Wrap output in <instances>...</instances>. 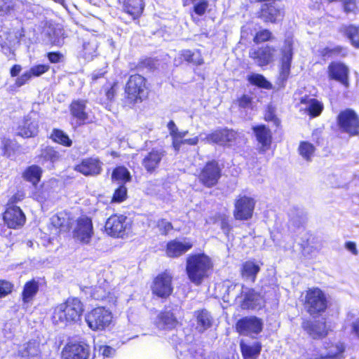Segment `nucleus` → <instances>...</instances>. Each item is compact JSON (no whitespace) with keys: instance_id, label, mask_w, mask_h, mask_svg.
Listing matches in <instances>:
<instances>
[{"instance_id":"obj_8","label":"nucleus","mask_w":359,"mask_h":359,"mask_svg":"<svg viewBox=\"0 0 359 359\" xmlns=\"http://www.w3.org/2000/svg\"><path fill=\"white\" fill-rule=\"evenodd\" d=\"M130 228V222L126 216L123 215H113L106 221L104 225L105 232L114 238H123Z\"/></svg>"},{"instance_id":"obj_5","label":"nucleus","mask_w":359,"mask_h":359,"mask_svg":"<svg viewBox=\"0 0 359 359\" xmlns=\"http://www.w3.org/2000/svg\"><path fill=\"white\" fill-rule=\"evenodd\" d=\"M304 308L311 316L320 314L327 307V300L325 293L319 288H309L304 297Z\"/></svg>"},{"instance_id":"obj_34","label":"nucleus","mask_w":359,"mask_h":359,"mask_svg":"<svg viewBox=\"0 0 359 359\" xmlns=\"http://www.w3.org/2000/svg\"><path fill=\"white\" fill-rule=\"evenodd\" d=\"M51 224L60 231H67L72 225V219L69 214L66 212H60L53 215L51 219Z\"/></svg>"},{"instance_id":"obj_25","label":"nucleus","mask_w":359,"mask_h":359,"mask_svg":"<svg viewBox=\"0 0 359 359\" xmlns=\"http://www.w3.org/2000/svg\"><path fill=\"white\" fill-rule=\"evenodd\" d=\"M300 104L304 106L301 107L300 110L304 111L312 118L320 116L324 109L323 104L320 101L307 96L301 98Z\"/></svg>"},{"instance_id":"obj_40","label":"nucleus","mask_w":359,"mask_h":359,"mask_svg":"<svg viewBox=\"0 0 359 359\" xmlns=\"http://www.w3.org/2000/svg\"><path fill=\"white\" fill-rule=\"evenodd\" d=\"M39 290V285L35 280L27 282L23 289L22 300L25 303L29 302L35 296Z\"/></svg>"},{"instance_id":"obj_18","label":"nucleus","mask_w":359,"mask_h":359,"mask_svg":"<svg viewBox=\"0 0 359 359\" xmlns=\"http://www.w3.org/2000/svg\"><path fill=\"white\" fill-rule=\"evenodd\" d=\"M4 220L8 228L18 229L25 223L26 217L22 210L17 206H9L4 214Z\"/></svg>"},{"instance_id":"obj_61","label":"nucleus","mask_w":359,"mask_h":359,"mask_svg":"<svg viewBox=\"0 0 359 359\" xmlns=\"http://www.w3.org/2000/svg\"><path fill=\"white\" fill-rule=\"evenodd\" d=\"M351 333L359 339V318L355 319L351 324Z\"/></svg>"},{"instance_id":"obj_63","label":"nucleus","mask_w":359,"mask_h":359,"mask_svg":"<svg viewBox=\"0 0 359 359\" xmlns=\"http://www.w3.org/2000/svg\"><path fill=\"white\" fill-rule=\"evenodd\" d=\"M172 144L175 151H178L182 145L184 144L183 140L177 135L172 137Z\"/></svg>"},{"instance_id":"obj_36","label":"nucleus","mask_w":359,"mask_h":359,"mask_svg":"<svg viewBox=\"0 0 359 359\" xmlns=\"http://www.w3.org/2000/svg\"><path fill=\"white\" fill-rule=\"evenodd\" d=\"M281 16V12L272 4L262 6L259 17L265 22H274Z\"/></svg>"},{"instance_id":"obj_39","label":"nucleus","mask_w":359,"mask_h":359,"mask_svg":"<svg viewBox=\"0 0 359 359\" xmlns=\"http://www.w3.org/2000/svg\"><path fill=\"white\" fill-rule=\"evenodd\" d=\"M41 172L42 170L40 167L31 165L24 172L23 177L32 184L36 185L40 181Z\"/></svg>"},{"instance_id":"obj_22","label":"nucleus","mask_w":359,"mask_h":359,"mask_svg":"<svg viewBox=\"0 0 359 359\" xmlns=\"http://www.w3.org/2000/svg\"><path fill=\"white\" fill-rule=\"evenodd\" d=\"M236 133L232 130H216L207 136L208 142L223 146H230L236 140Z\"/></svg>"},{"instance_id":"obj_41","label":"nucleus","mask_w":359,"mask_h":359,"mask_svg":"<svg viewBox=\"0 0 359 359\" xmlns=\"http://www.w3.org/2000/svg\"><path fill=\"white\" fill-rule=\"evenodd\" d=\"M39 158L42 163L50 161L54 163L59 160L60 154L51 147H46L41 149Z\"/></svg>"},{"instance_id":"obj_52","label":"nucleus","mask_w":359,"mask_h":359,"mask_svg":"<svg viewBox=\"0 0 359 359\" xmlns=\"http://www.w3.org/2000/svg\"><path fill=\"white\" fill-rule=\"evenodd\" d=\"M50 69V65L48 64H39L32 66L29 71L32 76L38 77L45 74Z\"/></svg>"},{"instance_id":"obj_35","label":"nucleus","mask_w":359,"mask_h":359,"mask_svg":"<svg viewBox=\"0 0 359 359\" xmlns=\"http://www.w3.org/2000/svg\"><path fill=\"white\" fill-rule=\"evenodd\" d=\"M97 42L95 37L92 36L88 41H84L79 50V55L86 60H91L96 55Z\"/></svg>"},{"instance_id":"obj_56","label":"nucleus","mask_w":359,"mask_h":359,"mask_svg":"<svg viewBox=\"0 0 359 359\" xmlns=\"http://www.w3.org/2000/svg\"><path fill=\"white\" fill-rule=\"evenodd\" d=\"M208 2L206 0H201L195 4L194 6V12L198 15H203L208 8Z\"/></svg>"},{"instance_id":"obj_38","label":"nucleus","mask_w":359,"mask_h":359,"mask_svg":"<svg viewBox=\"0 0 359 359\" xmlns=\"http://www.w3.org/2000/svg\"><path fill=\"white\" fill-rule=\"evenodd\" d=\"M327 350V353L323 355L321 354V357L324 359H340L341 355L344 351V345L341 342H338L336 344L330 345L329 347H325Z\"/></svg>"},{"instance_id":"obj_21","label":"nucleus","mask_w":359,"mask_h":359,"mask_svg":"<svg viewBox=\"0 0 359 359\" xmlns=\"http://www.w3.org/2000/svg\"><path fill=\"white\" fill-rule=\"evenodd\" d=\"M252 130L258 142L259 151L264 153L269 150L272 140L271 130L264 125L254 126Z\"/></svg>"},{"instance_id":"obj_29","label":"nucleus","mask_w":359,"mask_h":359,"mask_svg":"<svg viewBox=\"0 0 359 359\" xmlns=\"http://www.w3.org/2000/svg\"><path fill=\"white\" fill-rule=\"evenodd\" d=\"M155 324L160 330H171L175 327L177 320L171 311H165L157 316Z\"/></svg>"},{"instance_id":"obj_3","label":"nucleus","mask_w":359,"mask_h":359,"mask_svg":"<svg viewBox=\"0 0 359 359\" xmlns=\"http://www.w3.org/2000/svg\"><path fill=\"white\" fill-rule=\"evenodd\" d=\"M227 295L234 299L236 304L243 309H255L261 305L262 297L253 289L236 283L227 288Z\"/></svg>"},{"instance_id":"obj_9","label":"nucleus","mask_w":359,"mask_h":359,"mask_svg":"<svg viewBox=\"0 0 359 359\" xmlns=\"http://www.w3.org/2000/svg\"><path fill=\"white\" fill-rule=\"evenodd\" d=\"M222 168L216 161L208 162L201 169L199 182L206 187L210 188L216 185L221 177Z\"/></svg>"},{"instance_id":"obj_7","label":"nucleus","mask_w":359,"mask_h":359,"mask_svg":"<svg viewBox=\"0 0 359 359\" xmlns=\"http://www.w3.org/2000/svg\"><path fill=\"white\" fill-rule=\"evenodd\" d=\"M91 353L89 344L83 341H69L62 348V359H88Z\"/></svg>"},{"instance_id":"obj_33","label":"nucleus","mask_w":359,"mask_h":359,"mask_svg":"<svg viewBox=\"0 0 359 359\" xmlns=\"http://www.w3.org/2000/svg\"><path fill=\"white\" fill-rule=\"evenodd\" d=\"M339 31L350 41L351 45L359 48V26L342 25Z\"/></svg>"},{"instance_id":"obj_44","label":"nucleus","mask_w":359,"mask_h":359,"mask_svg":"<svg viewBox=\"0 0 359 359\" xmlns=\"http://www.w3.org/2000/svg\"><path fill=\"white\" fill-rule=\"evenodd\" d=\"M248 81L255 86L264 89H271L272 88L271 83L266 80V79L259 74H252L248 76Z\"/></svg>"},{"instance_id":"obj_10","label":"nucleus","mask_w":359,"mask_h":359,"mask_svg":"<svg viewBox=\"0 0 359 359\" xmlns=\"http://www.w3.org/2000/svg\"><path fill=\"white\" fill-rule=\"evenodd\" d=\"M255 205L253 198L238 196L234 203L233 217L237 220H248L252 217Z\"/></svg>"},{"instance_id":"obj_6","label":"nucleus","mask_w":359,"mask_h":359,"mask_svg":"<svg viewBox=\"0 0 359 359\" xmlns=\"http://www.w3.org/2000/svg\"><path fill=\"white\" fill-rule=\"evenodd\" d=\"M88 327L94 331L104 330L112 321L111 312L103 306L93 309L86 316Z\"/></svg>"},{"instance_id":"obj_37","label":"nucleus","mask_w":359,"mask_h":359,"mask_svg":"<svg viewBox=\"0 0 359 359\" xmlns=\"http://www.w3.org/2000/svg\"><path fill=\"white\" fill-rule=\"evenodd\" d=\"M259 266L252 262H246L242 268V276L243 278L254 282L256 276L259 271Z\"/></svg>"},{"instance_id":"obj_48","label":"nucleus","mask_w":359,"mask_h":359,"mask_svg":"<svg viewBox=\"0 0 359 359\" xmlns=\"http://www.w3.org/2000/svg\"><path fill=\"white\" fill-rule=\"evenodd\" d=\"M298 150L303 158L306 161H310L314 154L315 147L312 144L308 142H302L299 146Z\"/></svg>"},{"instance_id":"obj_11","label":"nucleus","mask_w":359,"mask_h":359,"mask_svg":"<svg viewBox=\"0 0 359 359\" xmlns=\"http://www.w3.org/2000/svg\"><path fill=\"white\" fill-rule=\"evenodd\" d=\"M263 323L255 316H248L239 319L236 324V330L241 335L253 336L262 330Z\"/></svg>"},{"instance_id":"obj_20","label":"nucleus","mask_w":359,"mask_h":359,"mask_svg":"<svg viewBox=\"0 0 359 359\" xmlns=\"http://www.w3.org/2000/svg\"><path fill=\"white\" fill-rule=\"evenodd\" d=\"M275 52L276 49L273 47L266 46L250 50L249 55L257 65L263 67L273 60Z\"/></svg>"},{"instance_id":"obj_50","label":"nucleus","mask_w":359,"mask_h":359,"mask_svg":"<svg viewBox=\"0 0 359 359\" xmlns=\"http://www.w3.org/2000/svg\"><path fill=\"white\" fill-rule=\"evenodd\" d=\"M13 151L12 141L5 137H0V154L9 157Z\"/></svg>"},{"instance_id":"obj_42","label":"nucleus","mask_w":359,"mask_h":359,"mask_svg":"<svg viewBox=\"0 0 359 359\" xmlns=\"http://www.w3.org/2000/svg\"><path fill=\"white\" fill-rule=\"evenodd\" d=\"M181 55L188 62L193 63L194 65H200L203 63V60L201 53L196 50L191 51L190 50H183L181 52Z\"/></svg>"},{"instance_id":"obj_2","label":"nucleus","mask_w":359,"mask_h":359,"mask_svg":"<svg viewBox=\"0 0 359 359\" xmlns=\"http://www.w3.org/2000/svg\"><path fill=\"white\" fill-rule=\"evenodd\" d=\"M212 267L211 259L205 254L189 255L187 259L186 271L190 281L196 285H200L208 276Z\"/></svg>"},{"instance_id":"obj_23","label":"nucleus","mask_w":359,"mask_h":359,"mask_svg":"<svg viewBox=\"0 0 359 359\" xmlns=\"http://www.w3.org/2000/svg\"><path fill=\"white\" fill-rule=\"evenodd\" d=\"M196 318L195 329L199 333H203L213 325L214 318L208 310L203 309L194 312Z\"/></svg>"},{"instance_id":"obj_26","label":"nucleus","mask_w":359,"mask_h":359,"mask_svg":"<svg viewBox=\"0 0 359 359\" xmlns=\"http://www.w3.org/2000/svg\"><path fill=\"white\" fill-rule=\"evenodd\" d=\"M304 329L313 339H320L327 334L328 329L327 328L325 320H316L314 322L306 321L302 325Z\"/></svg>"},{"instance_id":"obj_60","label":"nucleus","mask_w":359,"mask_h":359,"mask_svg":"<svg viewBox=\"0 0 359 359\" xmlns=\"http://www.w3.org/2000/svg\"><path fill=\"white\" fill-rule=\"evenodd\" d=\"M238 105L241 108H248L251 105L252 98L246 95H243L238 100Z\"/></svg>"},{"instance_id":"obj_57","label":"nucleus","mask_w":359,"mask_h":359,"mask_svg":"<svg viewBox=\"0 0 359 359\" xmlns=\"http://www.w3.org/2000/svg\"><path fill=\"white\" fill-rule=\"evenodd\" d=\"M157 226L163 234H166L172 229V224L166 219H162L158 222Z\"/></svg>"},{"instance_id":"obj_14","label":"nucleus","mask_w":359,"mask_h":359,"mask_svg":"<svg viewBox=\"0 0 359 359\" xmlns=\"http://www.w3.org/2000/svg\"><path fill=\"white\" fill-rule=\"evenodd\" d=\"M172 276L164 272L158 275L154 281L152 292L159 297L165 298L170 295L172 292Z\"/></svg>"},{"instance_id":"obj_64","label":"nucleus","mask_w":359,"mask_h":359,"mask_svg":"<svg viewBox=\"0 0 359 359\" xmlns=\"http://www.w3.org/2000/svg\"><path fill=\"white\" fill-rule=\"evenodd\" d=\"M168 128L169 130L171 137L176 136L178 133V128L173 121H170L168 123Z\"/></svg>"},{"instance_id":"obj_24","label":"nucleus","mask_w":359,"mask_h":359,"mask_svg":"<svg viewBox=\"0 0 359 359\" xmlns=\"http://www.w3.org/2000/svg\"><path fill=\"white\" fill-rule=\"evenodd\" d=\"M102 162L97 158L83 159L76 170L84 175H97L102 171Z\"/></svg>"},{"instance_id":"obj_17","label":"nucleus","mask_w":359,"mask_h":359,"mask_svg":"<svg viewBox=\"0 0 359 359\" xmlns=\"http://www.w3.org/2000/svg\"><path fill=\"white\" fill-rule=\"evenodd\" d=\"M41 34L43 41L47 44L61 46L64 43L63 29L58 25L46 23Z\"/></svg>"},{"instance_id":"obj_51","label":"nucleus","mask_w":359,"mask_h":359,"mask_svg":"<svg viewBox=\"0 0 359 359\" xmlns=\"http://www.w3.org/2000/svg\"><path fill=\"white\" fill-rule=\"evenodd\" d=\"M16 6L15 0H0V15L11 13Z\"/></svg>"},{"instance_id":"obj_27","label":"nucleus","mask_w":359,"mask_h":359,"mask_svg":"<svg viewBox=\"0 0 359 359\" xmlns=\"http://www.w3.org/2000/svg\"><path fill=\"white\" fill-rule=\"evenodd\" d=\"M193 246V243L188 240L182 242L172 241L167 244L166 254L170 257H177L184 254Z\"/></svg>"},{"instance_id":"obj_43","label":"nucleus","mask_w":359,"mask_h":359,"mask_svg":"<svg viewBox=\"0 0 359 359\" xmlns=\"http://www.w3.org/2000/svg\"><path fill=\"white\" fill-rule=\"evenodd\" d=\"M50 138L53 142L65 147H70L72 144V141L69 139V136L64 131L59 129H54L53 130Z\"/></svg>"},{"instance_id":"obj_30","label":"nucleus","mask_w":359,"mask_h":359,"mask_svg":"<svg viewBox=\"0 0 359 359\" xmlns=\"http://www.w3.org/2000/svg\"><path fill=\"white\" fill-rule=\"evenodd\" d=\"M38 123L31 118L25 117L18 127V135L24 137H34L39 131Z\"/></svg>"},{"instance_id":"obj_53","label":"nucleus","mask_w":359,"mask_h":359,"mask_svg":"<svg viewBox=\"0 0 359 359\" xmlns=\"http://www.w3.org/2000/svg\"><path fill=\"white\" fill-rule=\"evenodd\" d=\"M126 196L127 189L125 186L121 185L115 190L111 201L114 203H121L126 198Z\"/></svg>"},{"instance_id":"obj_16","label":"nucleus","mask_w":359,"mask_h":359,"mask_svg":"<svg viewBox=\"0 0 359 359\" xmlns=\"http://www.w3.org/2000/svg\"><path fill=\"white\" fill-rule=\"evenodd\" d=\"M281 53L282 56L280 58V67L278 79L282 82H284L287 79L290 73L291 62L293 55L292 43L291 40H285Z\"/></svg>"},{"instance_id":"obj_58","label":"nucleus","mask_w":359,"mask_h":359,"mask_svg":"<svg viewBox=\"0 0 359 359\" xmlns=\"http://www.w3.org/2000/svg\"><path fill=\"white\" fill-rule=\"evenodd\" d=\"M32 75L29 71L24 72L21 76L18 77L15 81V85L18 87H21L25 85L29 80L32 79Z\"/></svg>"},{"instance_id":"obj_4","label":"nucleus","mask_w":359,"mask_h":359,"mask_svg":"<svg viewBox=\"0 0 359 359\" xmlns=\"http://www.w3.org/2000/svg\"><path fill=\"white\" fill-rule=\"evenodd\" d=\"M147 95L148 88L145 78L140 74L131 75L125 86V104L133 107L135 104L141 103Z\"/></svg>"},{"instance_id":"obj_28","label":"nucleus","mask_w":359,"mask_h":359,"mask_svg":"<svg viewBox=\"0 0 359 359\" xmlns=\"http://www.w3.org/2000/svg\"><path fill=\"white\" fill-rule=\"evenodd\" d=\"M86 104V102L84 100H74L70 105L71 114L76 118L79 125L84 124L88 120Z\"/></svg>"},{"instance_id":"obj_47","label":"nucleus","mask_w":359,"mask_h":359,"mask_svg":"<svg viewBox=\"0 0 359 359\" xmlns=\"http://www.w3.org/2000/svg\"><path fill=\"white\" fill-rule=\"evenodd\" d=\"M111 178L113 180L118 182H126L130 181V175L127 168L125 167H118L112 172Z\"/></svg>"},{"instance_id":"obj_32","label":"nucleus","mask_w":359,"mask_h":359,"mask_svg":"<svg viewBox=\"0 0 359 359\" xmlns=\"http://www.w3.org/2000/svg\"><path fill=\"white\" fill-rule=\"evenodd\" d=\"M240 346L244 359H255L259 355L262 348L258 341L246 343L241 341Z\"/></svg>"},{"instance_id":"obj_55","label":"nucleus","mask_w":359,"mask_h":359,"mask_svg":"<svg viewBox=\"0 0 359 359\" xmlns=\"http://www.w3.org/2000/svg\"><path fill=\"white\" fill-rule=\"evenodd\" d=\"M13 285L6 280H0V297H4L11 292Z\"/></svg>"},{"instance_id":"obj_54","label":"nucleus","mask_w":359,"mask_h":359,"mask_svg":"<svg viewBox=\"0 0 359 359\" xmlns=\"http://www.w3.org/2000/svg\"><path fill=\"white\" fill-rule=\"evenodd\" d=\"M271 36V33L267 29H263L258 32L255 38L254 41L256 43H262L268 41Z\"/></svg>"},{"instance_id":"obj_45","label":"nucleus","mask_w":359,"mask_h":359,"mask_svg":"<svg viewBox=\"0 0 359 359\" xmlns=\"http://www.w3.org/2000/svg\"><path fill=\"white\" fill-rule=\"evenodd\" d=\"M125 9L130 15L141 14L144 9L142 0H128L125 4Z\"/></svg>"},{"instance_id":"obj_15","label":"nucleus","mask_w":359,"mask_h":359,"mask_svg":"<svg viewBox=\"0 0 359 359\" xmlns=\"http://www.w3.org/2000/svg\"><path fill=\"white\" fill-rule=\"evenodd\" d=\"M327 73L330 79L339 82L346 88L349 87V69L344 63L331 62L327 67Z\"/></svg>"},{"instance_id":"obj_31","label":"nucleus","mask_w":359,"mask_h":359,"mask_svg":"<svg viewBox=\"0 0 359 359\" xmlns=\"http://www.w3.org/2000/svg\"><path fill=\"white\" fill-rule=\"evenodd\" d=\"M108 287L107 283L94 287L90 292L92 298L97 300H106L108 303L114 304L116 302V297L114 292L107 290Z\"/></svg>"},{"instance_id":"obj_62","label":"nucleus","mask_w":359,"mask_h":359,"mask_svg":"<svg viewBox=\"0 0 359 359\" xmlns=\"http://www.w3.org/2000/svg\"><path fill=\"white\" fill-rule=\"evenodd\" d=\"M343 6L345 12L353 11L355 8V0H344Z\"/></svg>"},{"instance_id":"obj_59","label":"nucleus","mask_w":359,"mask_h":359,"mask_svg":"<svg viewBox=\"0 0 359 359\" xmlns=\"http://www.w3.org/2000/svg\"><path fill=\"white\" fill-rule=\"evenodd\" d=\"M47 57L51 63H58L63 59V55L59 52H50Z\"/></svg>"},{"instance_id":"obj_13","label":"nucleus","mask_w":359,"mask_h":359,"mask_svg":"<svg viewBox=\"0 0 359 359\" xmlns=\"http://www.w3.org/2000/svg\"><path fill=\"white\" fill-rule=\"evenodd\" d=\"M92 220L88 217H81L77 220L74 230V238L83 244H88L93 236Z\"/></svg>"},{"instance_id":"obj_1","label":"nucleus","mask_w":359,"mask_h":359,"mask_svg":"<svg viewBox=\"0 0 359 359\" xmlns=\"http://www.w3.org/2000/svg\"><path fill=\"white\" fill-rule=\"evenodd\" d=\"M83 311V305L79 299L69 298L54 308L52 320L54 324L66 326L79 321Z\"/></svg>"},{"instance_id":"obj_46","label":"nucleus","mask_w":359,"mask_h":359,"mask_svg":"<svg viewBox=\"0 0 359 359\" xmlns=\"http://www.w3.org/2000/svg\"><path fill=\"white\" fill-rule=\"evenodd\" d=\"M39 343L36 341H31L24 345L19 352L22 357L35 356L39 353Z\"/></svg>"},{"instance_id":"obj_49","label":"nucleus","mask_w":359,"mask_h":359,"mask_svg":"<svg viewBox=\"0 0 359 359\" xmlns=\"http://www.w3.org/2000/svg\"><path fill=\"white\" fill-rule=\"evenodd\" d=\"M320 53L323 57H332L337 55L345 56L346 50L341 46H336L334 48H323L320 50Z\"/></svg>"},{"instance_id":"obj_12","label":"nucleus","mask_w":359,"mask_h":359,"mask_svg":"<svg viewBox=\"0 0 359 359\" xmlns=\"http://www.w3.org/2000/svg\"><path fill=\"white\" fill-rule=\"evenodd\" d=\"M338 123L340 128L351 135L359 133V119L354 111L346 109L338 115Z\"/></svg>"},{"instance_id":"obj_19","label":"nucleus","mask_w":359,"mask_h":359,"mask_svg":"<svg viewBox=\"0 0 359 359\" xmlns=\"http://www.w3.org/2000/svg\"><path fill=\"white\" fill-rule=\"evenodd\" d=\"M165 155L166 151L163 148H154L145 155L142 164L148 172L152 173L158 168Z\"/></svg>"}]
</instances>
